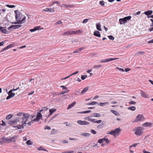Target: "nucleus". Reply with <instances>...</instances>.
Returning a JSON list of instances; mask_svg holds the SVG:
<instances>
[{
	"instance_id": "nucleus-1",
	"label": "nucleus",
	"mask_w": 153,
	"mask_h": 153,
	"mask_svg": "<svg viewBox=\"0 0 153 153\" xmlns=\"http://www.w3.org/2000/svg\"><path fill=\"white\" fill-rule=\"evenodd\" d=\"M27 117L26 115L25 116L24 118H16L13 120H9L8 123L11 126L14 125H17L16 126H13V127L17 128L19 129L23 128L27 124L30 125L33 123L32 120H31V121L28 120Z\"/></svg>"
},
{
	"instance_id": "nucleus-2",
	"label": "nucleus",
	"mask_w": 153,
	"mask_h": 153,
	"mask_svg": "<svg viewBox=\"0 0 153 153\" xmlns=\"http://www.w3.org/2000/svg\"><path fill=\"white\" fill-rule=\"evenodd\" d=\"M16 14V19L17 22L14 24H21L24 23L25 21L26 17L21 13L19 12L18 10L14 11Z\"/></svg>"
},
{
	"instance_id": "nucleus-3",
	"label": "nucleus",
	"mask_w": 153,
	"mask_h": 153,
	"mask_svg": "<svg viewBox=\"0 0 153 153\" xmlns=\"http://www.w3.org/2000/svg\"><path fill=\"white\" fill-rule=\"evenodd\" d=\"M121 131V129L120 128H117L114 130L111 131L108 134L112 135L114 137H116L119 135Z\"/></svg>"
},
{
	"instance_id": "nucleus-4",
	"label": "nucleus",
	"mask_w": 153,
	"mask_h": 153,
	"mask_svg": "<svg viewBox=\"0 0 153 153\" xmlns=\"http://www.w3.org/2000/svg\"><path fill=\"white\" fill-rule=\"evenodd\" d=\"M16 138V136L10 137H3L2 139H3V142L4 143H9L11 142H15V140Z\"/></svg>"
},
{
	"instance_id": "nucleus-5",
	"label": "nucleus",
	"mask_w": 153,
	"mask_h": 153,
	"mask_svg": "<svg viewBox=\"0 0 153 153\" xmlns=\"http://www.w3.org/2000/svg\"><path fill=\"white\" fill-rule=\"evenodd\" d=\"M131 18V16H128L125 17L123 18L120 19H119V22L120 24H124L127 22V21L129 20Z\"/></svg>"
},
{
	"instance_id": "nucleus-6",
	"label": "nucleus",
	"mask_w": 153,
	"mask_h": 153,
	"mask_svg": "<svg viewBox=\"0 0 153 153\" xmlns=\"http://www.w3.org/2000/svg\"><path fill=\"white\" fill-rule=\"evenodd\" d=\"M143 128L142 127H139L136 128L135 132V134L138 136H140L143 133Z\"/></svg>"
},
{
	"instance_id": "nucleus-7",
	"label": "nucleus",
	"mask_w": 153,
	"mask_h": 153,
	"mask_svg": "<svg viewBox=\"0 0 153 153\" xmlns=\"http://www.w3.org/2000/svg\"><path fill=\"white\" fill-rule=\"evenodd\" d=\"M145 119V118L142 114H138L133 121L134 122H137L138 121H143Z\"/></svg>"
},
{
	"instance_id": "nucleus-8",
	"label": "nucleus",
	"mask_w": 153,
	"mask_h": 153,
	"mask_svg": "<svg viewBox=\"0 0 153 153\" xmlns=\"http://www.w3.org/2000/svg\"><path fill=\"white\" fill-rule=\"evenodd\" d=\"M26 115L27 117H28V120L31 121L32 119H30V115L28 114H24V113L22 112L18 113L17 114V115L18 116H22V117L21 118H24L25 116H26Z\"/></svg>"
},
{
	"instance_id": "nucleus-9",
	"label": "nucleus",
	"mask_w": 153,
	"mask_h": 153,
	"mask_svg": "<svg viewBox=\"0 0 153 153\" xmlns=\"http://www.w3.org/2000/svg\"><path fill=\"white\" fill-rule=\"evenodd\" d=\"M42 117V115L41 114V112H39V113H38L37 115L36 118L35 119H34V120H33L32 119H31L32 120V122L33 121H38L39 120L41 119Z\"/></svg>"
},
{
	"instance_id": "nucleus-10",
	"label": "nucleus",
	"mask_w": 153,
	"mask_h": 153,
	"mask_svg": "<svg viewBox=\"0 0 153 153\" xmlns=\"http://www.w3.org/2000/svg\"><path fill=\"white\" fill-rule=\"evenodd\" d=\"M119 58H111L108 59H102L100 61V62H107L112 60L118 59Z\"/></svg>"
},
{
	"instance_id": "nucleus-11",
	"label": "nucleus",
	"mask_w": 153,
	"mask_h": 153,
	"mask_svg": "<svg viewBox=\"0 0 153 153\" xmlns=\"http://www.w3.org/2000/svg\"><path fill=\"white\" fill-rule=\"evenodd\" d=\"M21 26V25H12L9 27L7 29L8 30H10V29H12L13 30L18 28Z\"/></svg>"
},
{
	"instance_id": "nucleus-12",
	"label": "nucleus",
	"mask_w": 153,
	"mask_h": 153,
	"mask_svg": "<svg viewBox=\"0 0 153 153\" xmlns=\"http://www.w3.org/2000/svg\"><path fill=\"white\" fill-rule=\"evenodd\" d=\"M78 124L81 125H87L89 124V123L85 121L78 120L77 121Z\"/></svg>"
},
{
	"instance_id": "nucleus-13",
	"label": "nucleus",
	"mask_w": 153,
	"mask_h": 153,
	"mask_svg": "<svg viewBox=\"0 0 153 153\" xmlns=\"http://www.w3.org/2000/svg\"><path fill=\"white\" fill-rule=\"evenodd\" d=\"M61 7L64 8H72L75 7V6L73 5H68L66 4H62L60 6Z\"/></svg>"
},
{
	"instance_id": "nucleus-14",
	"label": "nucleus",
	"mask_w": 153,
	"mask_h": 153,
	"mask_svg": "<svg viewBox=\"0 0 153 153\" xmlns=\"http://www.w3.org/2000/svg\"><path fill=\"white\" fill-rule=\"evenodd\" d=\"M140 94L141 96L145 98H147L149 97V94L142 90L140 91Z\"/></svg>"
},
{
	"instance_id": "nucleus-15",
	"label": "nucleus",
	"mask_w": 153,
	"mask_h": 153,
	"mask_svg": "<svg viewBox=\"0 0 153 153\" xmlns=\"http://www.w3.org/2000/svg\"><path fill=\"white\" fill-rule=\"evenodd\" d=\"M0 31L2 33L5 34H7L8 33L7 30L6 29V27H0Z\"/></svg>"
},
{
	"instance_id": "nucleus-16",
	"label": "nucleus",
	"mask_w": 153,
	"mask_h": 153,
	"mask_svg": "<svg viewBox=\"0 0 153 153\" xmlns=\"http://www.w3.org/2000/svg\"><path fill=\"white\" fill-rule=\"evenodd\" d=\"M43 10L45 12L49 11L50 12L53 13L55 11V9L54 8H46L45 9Z\"/></svg>"
},
{
	"instance_id": "nucleus-17",
	"label": "nucleus",
	"mask_w": 153,
	"mask_h": 153,
	"mask_svg": "<svg viewBox=\"0 0 153 153\" xmlns=\"http://www.w3.org/2000/svg\"><path fill=\"white\" fill-rule=\"evenodd\" d=\"M73 30L68 31L67 32H65L63 33L62 35L64 36L66 35H71L73 34Z\"/></svg>"
},
{
	"instance_id": "nucleus-18",
	"label": "nucleus",
	"mask_w": 153,
	"mask_h": 153,
	"mask_svg": "<svg viewBox=\"0 0 153 153\" xmlns=\"http://www.w3.org/2000/svg\"><path fill=\"white\" fill-rule=\"evenodd\" d=\"M13 44H10L8 45L7 47L4 48L3 49H2L1 51V52H2L6 50L9 49L11 47H12L13 46Z\"/></svg>"
},
{
	"instance_id": "nucleus-19",
	"label": "nucleus",
	"mask_w": 153,
	"mask_h": 153,
	"mask_svg": "<svg viewBox=\"0 0 153 153\" xmlns=\"http://www.w3.org/2000/svg\"><path fill=\"white\" fill-rule=\"evenodd\" d=\"M153 124L151 123L146 122L143 123L142 124V126L145 127H148L151 126H152Z\"/></svg>"
},
{
	"instance_id": "nucleus-20",
	"label": "nucleus",
	"mask_w": 153,
	"mask_h": 153,
	"mask_svg": "<svg viewBox=\"0 0 153 153\" xmlns=\"http://www.w3.org/2000/svg\"><path fill=\"white\" fill-rule=\"evenodd\" d=\"M94 35L96 36L101 37L100 32L98 30H95L94 32Z\"/></svg>"
},
{
	"instance_id": "nucleus-21",
	"label": "nucleus",
	"mask_w": 153,
	"mask_h": 153,
	"mask_svg": "<svg viewBox=\"0 0 153 153\" xmlns=\"http://www.w3.org/2000/svg\"><path fill=\"white\" fill-rule=\"evenodd\" d=\"M41 27L40 26L35 27L33 29H31L30 30V31L31 32H33L37 30H39L40 29Z\"/></svg>"
},
{
	"instance_id": "nucleus-22",
	"label": "nucleus",
	"mask_w": 153,
	"mask_h": 153,
	"mask_svg": "<svg viewBox=\"0 0 153 153\" xmlns=\"http://www.w3.org/2000/svg\"><path fill=\"white\" fill-rule=\"evenodd\" d=\"M96 27L97 29L99 31H101L102 29L101 28V24L100 23H97L96 24Z\"/></svg>"
},
{
	"instance_id": "nucleus-23",
	"label": "nucleus",
	"mask_w": 153,
	"mask_h": 153,
	"mask_svg": "<svg viewBox=\"0 0 153 153\" xmlns=\"http://www.w3.org/2000/svg\"><path fill=\"white\" fill-rule=\"evenodd\" d=\"M84 47H82V48H79L78 49L76 50L75 51L73 52L74 53H79L84 49Z\"/></svg>"
},
{
	"instance_id": "nucleus-24",
	"label": "nucleus",
	"mask_w": 153,
	"mask_h": 153,
	"mask_svg": "<svg viewBox=\"0 0 153 153\" xmlns=\"http://www.w3.org/2000/svg\"><path fill=\"white\" fill-rule=\"evenodd\" d=\"M36 149L37 150L39 151H44L46 152H48V151L47 150L45 149L44 148V147L42 146H40L39 147H38L36 148Z\"/></svg>"
},
{
	"instance_id": "nucleus-25",
	"label": "nucleus",
	"mask_w": 153,
	"mask_h": 153,
	"mask_svg": "<svg viewBox=\"0 0 153 153\" xmlns=\"http://www.w3.org/2000/svg\"><path fill=\"white\" fill-rule=\"evenodd\" d=\"M152 11L151 10H149L147 11H145L144 12V14L148 16L151 15L152 13Z\"/></svg>"
},
{
	"instance_id": "nucleus-26",
	"label": "nucleus",
	"mask_w": 153,
	"mask_h": 153,
	"mask_svg": "<svg viewBox=\"0 0 153 153\" xmlns=\"http://www.w3.org/2000/svg\"><path fill=\"white\" fill-rule=\"evenodd\" d=\"M76 103V102H73L72 103L69 105L67 108V109H69L72 108V107H73L75 105Z\"/></svg>"
},
{
	"instance_id": "nucleus-27",
	"label": "nucleus",
	"mask_w": 153,
	"mask_h": 153,
	"mask_svg": "<svg viewBox=\"0 0 153 153\" xmlns=\"http://www.w3.org/2000/svg\"><path fill=\"white\" fill-rule=\"evenodd\" d=\"M88 89V87H86L83 90H82L81 92V94L83 95L85 94L86 92Z\"/></svg>"
},
{
	"instance_id": "nucleus-28",
	"label": "nucleus",
	"mask_w": 153,
	"mask_h": 153,
	"mask_svg": "<svg viewBox=\"0 0 153 153\" xmlns=\"http://www.w3.org/2000/svg\"><path fill=\"white\" fill-rule=\"evenodd\" d=\"M109 102H100L99 103H98V105L100 106H103L104 105H105L108 104H109Z\"/></svg>"
},
{
	"instance_id": "nucleus-29",
	"label": "nucleus",
	"mask_w": 153,
	"mask_h": 153,
	"mask_svg": "<svg viewBox=\"0 0 153 153\" xmlns=\"http://www.w3.org/2000/svg\"><path fill=\"white\" fill-rule=\"evenodd\" d=\"M73 32H74L73 33V34H81L82 33V31L79 30L76 31H73Z\"/></svg>"
},
{
	"instance_id": "nucleus-30",
	"label": "nucleus",
	"mask_w": 153,
	"mask_h": 153,
	"mask_svg": "<svg viewBox=\"0 0 153 153\" xmlns=\"http://www.w3.org/2000/svg\"><path fill=\"white\" fill-rule=\"evenodd\" d=\"M80 135L81 136H84L85 137H89L90 135V134L88 133H82Z\"/></svg>"
},
{
	"instance_id": "nucleus-31",
	"label": "nucleus",
	"mask_w": 153,
	"mask_h": 153,
	"mask_svg": "<svg viewBox=\"0 0 153 153\" xmlns=\"http://www.w3.org/2000/svg\"><path fill=\"white\" fill-rule=\"evenodd\" d=\"M110 111L116 116H118L119 115V114L118 112L115 110L111 109L110 110Z\"/></svg>"
},
{
	"instance_id": "nucleus-32",
	"label": "nucleus",
	"mask_w": 153,
	"mask_h": 153,
	"mask_svg": "<svg viewBox=\"0 0 153 153\" xmlns=\"http://www.w3.org/2000/svg\"><path fill=\"white\" fill-rule=\"evenodd\" d=\"M105 138H103L98 140L97 142L99 143H102L105 142Z\"/></svg>"
},
{
	"instance_id": "nucleus-33",
	"label": "nucleus",
	"mask_w": 153,
	"mask_h": 153,
	"mask_svg": "<svg viewBox=\"0 0 153 153\" xmlns=\"http://www.w3.org/2000/svg\"><path fill=\"white\" fill-rule=\"evenodd\" d=\"M85 119L86 120H87L89 121H91L93 123H94V119H91L89 117H86L85 118Z\"/></svg>"
},
{
	"instance_id": "nucleus-34",
	"label": "nucleus",
	"mask_w": 153,
	"mask_h": 153,
	"mask_svg": "<svg viewBox=\"0 0 153 153\" xmlns=\"http://www.w3.org/2000/svg\"><path fill=\"white\" fill-rule=\"evenodd\" d=\"M98 104V102H94V101H92L91 102L88 103L87 104H85L86 105H95L96 104Z\"/></svg>"
},
{
	"instance_id": "nucleus-35",
	"label": "nucleus",
	"mask_w": 153,
	"mask_h": 153,
	"mask_svg": "<svg viewBox=\"0 0 153 153\" xmlns=\"http://www.w3.org/2000/svg\"><path fill=\"white\" fill-rule=\"evenodd\" d=\"M127 109L132 111H134L136 110V108L135 106H132L128 107Z\"/></svg>"
},
{
	"instance_id": "nucleus-36",
	"label": "nucleus",
	"mask_w": 153,
	"mask_h": 153,
	"mask_svg": "<svg viewBox=\"0 0 153 153\" xmlns=\"http://www.w3.org/2000/svg\"><path fill=\"white\" fill-rule=\"evenodd\" d=\"M101 114L99 113H95L93 114V116L94 117H101Z\"/></svg>"
},
{
	"instance_id": "nucleus-37",
	"label": "nucleus",
	"mask_w": 153,
	"mask_h": 153,
	"mask_svg": "<svg viewBox=\"0 0 153 153\" xmlns=\"http://www.w3.org/2000/svg\"><path fill=\"white\" fill-rule=\"evenodd\" d=\"M56 111V109H50L49 110V112L50 114H52L54 112H55Z\"/></svg>"
},
{
	"instance_id": "nucleus-38",
	"label": "nucleus",
	"mask_w": 153,
	"mask_h": 153,
	"mask_svg": "<svg viewBox=\"0 0 153 153\" xmlns=\"http://www.w3.org/2000/svg\"><path fill=\"white\" fill-rule=\"evenodd\" d=\"M13 117V115L12 114H10L7 116L6 117V119L7 120H9L11 118Z\"/></svg>"
},
{
	"instance_id": "nucleus-39",
	"label": "nucleus",
	"mask_w": 153,
	"mask_h": 153,
	"mask_svg": "<svg viewBox=\"0 0 153 153\" xmlns=\"http://www.w3.org/2000/svg\"><path fill=\"white\" fill-rule=\"evenodd\" d=\"M26 143L27 145H31L33 144V142L31 141L30 140H28L27 141Z\"/></svg>"
},
{
	"instance_id": "nucleus-40",
	"label": "nucleus",
	"mask_w": 153,
	"mask_h": 153,
	"mask_svg": "<svg viewBox=\"0 0 153 153\" xmlns=\"http://www.w3.org/2000/svg\"><path fill=\"white\" fill-rule=\"evenodd\" d=\"M8 95H9L10 97H14L15 95V94L14 93H9V92H8Z\"/></svg>"
},
{
	"instance_id": "nucleus-41",
	"label": "nucleus",
	"mask_w": 153,
	"mask_h": 153,
	"mask_svg": "<svg viewBox=\"0 0 153 153\" xmlns=\"http://www.w3.org/2000/svg\"><path fill=\"white\" fill-rule=\"evenodd\" d=\"M128 104L130 105H135L136 102L134 101H131L128 102Z\"/></svg>"
},
{
	"instance_id": "nucleus-42",
	"label": "nucleus",
	"mask_w": 153,
	"mask_h": 153,
	"mask_svg": "<svg viewBox=\"0 0 153 153\" xmlns=\"http://www.w3.org/2000/svg\"><path fill=\"white\" fill-rule=\"evenodd\" d=\"M87 77V75H82L81 76V79L82 80H84L85 78Z\"/></svg>"
},
{
	"instance_id": "nucleus-43",
	"label": "nucleus",
	"mask_w": 153,
	"mask_h": 153,
	"mask_svg": "<svg viewBox=\"0 0 153 153\" xmlns=\"http://www.w3.org/2000/svg\"><path fill=\"white\" fill-rule=\"evenodd\" d=\"M99 4L102 6H105L104 2L103 1H100L99 2Z\"/></svg>"
},
{
	"instance_id": "nucleus-44",
	"label": "nucleus",
	"mask_w": 153,
	"mask_h": 153,
	"mask_svg": "<svg viewBox=\"0 0 153 153\" xmlns=\"http://www.w3.org/2000/svg\"><path fill=\"white\" fill-rule=\"evenodd\" d=\"M6 6L9 8H14L15 7V6L14 5H9L8 4H6Z\"/></svg>"
},
{
	"instance_id": "nucleus-45",
	"label": "nucleus",
	"mask_w": 153,
	"mask_h": 153,
	"mask_svg": "<svg viewBox=\"0 0 153 153\" xmlns=\"http://www.w3.org/2000/svg\"><path fill=\"white\" fill-rule=\"evenodd\" d=\"M48 108H47L46 107H44L42 108V109L39 111L40 112H41L42 111H45L47 110L48 109Z\"/></svg>"
},
{
	"instance_id": "nucleus-46",
	"label": "nucleus",
	"mask_w": 153,
	"mask_h": 153,
	"mask_svg": "<svg viewBox=\"0 0 153 153\" xmlns=\"http://www.w3.org/2000/svg\"><path fill=\"white\" fill-rule=\"evenodd\" d=\"M102 67V66L101 65H94V66L93 67V68H96L97 67Z\"/></svg>"
},
{
	"instance_id": "nucleus-47",
	"label": "nucleus",
	"mask_w": 153,
	"mask_h": 153,
	"mask_svg": "<svg viewBox=\"0 0 153 153\" xmlns=\"http://www.w3.org/2000/svg\"><path fill=\"white\" fill-rule=\"evenodd\" d=\"M138 144V143H134L133 144V145H131L129 146V149H131V148L133 147H135Z\"/></svg>"
},
{
	"instance_id": "nucleus-48",
	"label": "nucleus",
	"mask_w": 153,
	"mask_h": 153,
	"mask_svg": "<svg viewBox=\"0 0 153 153\" xmlns=\"http://www.w3.org/2000/svg\"><path fill=\"white\" fill-rule=\"evenodd\" d=\"M55 3L57 4H58L59 5V6L60 7V6L61 5L60 4V2H59L58 1H54L53 2V4H55Z\"/></svg>"
},
{
	"instance_id": "nucleus-49",
	"label": "nucleus",
	"mask_w": 153,
	"mask_h": 153,
	"mask_svg": "<svg viewBox=\"0 0 153 153\" xmlns=\"http://www.w3.org/2000/svg\"><path fill=\"white\" fill-rule=\"evenodd\" d=\"M91 112V110H88V111H85L80 112V113H82V114H84V113H90Z\"/></svg>"
},
{
	"instance_id": "nucleus-50",
	"label": "nucleus",
	"mask_w": 153,
	"mask_h": 153,
	"mask_svg": "<svg viewBox=\"0 0 153 153\" xmlns=\"http://www.w3.org/2000/svg\"><path fill=\"white\" fill-rule=\"evenodd\" d=\"M116 68L117 69H118L120 71H121L122 72H124V69L122 68H119L118 67H117V68Z\"/></svg>"
},
{
	"instance_id": "nucleus-51",
	"label": "nucleus",
	"mask_w": 153,
	"mask_h": 153,
	"mask_svg": "<svg viewBox=\"0 0 153 153\" xmlns=\"http://www.w3.org/2000/svg\"><path fill=\"white\" fill-rule=\"evenodd\" d=\"M101 122H102L101 120H98L94 121V123H97L98 124H99L100 123H101Z\"/></svg>"
},
{
	"instance_id": "nucleus-52",
	"label": "nucleus",
	"mask_w": 153,
	"mask_h": 153,
	"mask_svg": "<svg viewBox=\"0 0 153 153\" xmlns=\"http://www.w3.org/2000/svg\"><path fill=\"white\" fill-rule=\"evenodd\" d=\"M91 133L94 134H96L97 133V132L95 130L93 129H91Z\"/></svg>"
},
{
	"instance_id": "nucleus-53",
	"label": "nucleus",
	"mask_w": 153,
	"mask_h": 153,
	"mask_svg": "<svg viewBox=\"0 0 153 153\" xmlns=\"http://www.w3.org/2000/svg\"><path fill=\"white\" fill-rule=\"evenodd\" d=\"M108 38L109 39L111 40H114V38L112 36H108Z\"/></svg>"
},
{
	"instance_id": "nucleus-54",
	"label": "nucleus",
	"mask_w": 153,
	"mask_h": 153,
	"mask_svg": "<svg viewBox=\"0 0 153 153\" xmlns=\"http://www.w3.org/2000/svg\"><path fill=\"white\" fill-rule=\"evenodd\" d=\"M89 19H85L82 22L83 23H86V22H88V20Z\"/></svg>"
},
{
	"instance_id": "nucleus-55",
	"label": "nucleus",
	"mask_w": 153,
	"mask_h": 153,
	"mask_svg": "<svg viewBox=\"0 0 153 153\" xmlns=\"http://www.w3.org/2000/svg\"><path fill=\"white\" fill-rule=\"evenodd\" d=\"M74 152V151L71 150L68 151L66 152H62V153H73Z\"/></svg>"
},
{
	"instance_id": "nucleus-56",
	"label": "nucleus",
	"mask_w": 153,
	"mask_h": 153,
	"mask_svg": "<svg viewBox=\"0 0 153 153\" xmlns=\"http://www.w3.org/2000/svg\"><path fill=\"white\" fill-rule=\"evenodd\" d=\"M69 91V90H67L65 92L59 94L58 95H60L61 94H64L65 93H67Z\"/></svg>"
},
{
	"instance_id": "nucleus-57",
	"label": "nucleus",
	"mask_w": 153,
	"mask_h": 153,
	"mask_svg": "<svg viewBox=\"0 0 153 153\" xmlns=\"http://www.w3.org/2000/svg\"><path fill=\"white\" fill-rule=\"evenodd\" d=\"M141 12L140 11H138L136 13H134L133 14V15L134 16H136L138 15H139L140 13Z\"/></svg>"
},
{
	"instance_id": "nucleus-58",
	"label": "nucleus",
	"mask_w": 153,
	"mask_h": 153,
	"mask_svg": "<svg viewBox=\"0 0 153 153\" xmlns=\"http://www.w3.org/2000/svg\"><path fill=\"white\" fill-rule=\"evenodd\" d=\"M62 22L60 20L58 21L57 22H56V24L59 25L62 24Z\"/></svg>"
},
{
	"instance_id": "nucleus-59",
	"label": "nucleus",
	"mask_w": 153,
	"mask_h": 153,
	"mask_svg": "<svg viewBox=\"0 0 153 153\" xmlns=\"http://www.w3.org/2000/svg\"><path fill=\"white\" fill-rule=\"evenodd\" d=\"M79 73V71H76V72H74L72 74H71L70 75V76H71L73 75H75V74H77V73Z\"/></svg>"
},
{
	"instance_id": "nucleus-60",
	"label": "nucleus",
	"mask_w": 153,
	"mask_h": 153,
	"mask_svg": "<svg viewBox=\"0 0 153 153\" xmlns=\"http://www.w3.org/2000/svg\"><path fill=\"white\" fill-rule=\"evenodd\" d=\"M45 129H48V130H50V129H51V127H50L49 126H46L45 127Z\"/></svg>"
},
{
	"instance_id": "nucleus-61",
	"label": "nucleus",
	"mask_w": 153,
	"mask_h": 153,
	"mask_svg": "<svg viewBox=\"0 0 153 153\" xmlns=\"http://www.w3.org/2000/svg\"><path fill=\"white\" fill-rule=\"evenodd\" d=\"M102 125L101 124L98 125L97 126V128L98 129L101 128V126Z\"/></svg>"
},
{
	"instance_id": "nucleus-62",
	"label": "nucleus",
	"mask_w": 153,
	"mask_h": 153,
	"mask_svg": "<svg viewBox=\"0 0 153 153\" xmlns=\"http://www.w3.org/2000/svg\"><path fill=\"white\" fill-rule=\"evenodd\" d=\"M57 115V114H56V115H54L51 118L50 121L53 120L54 118Z\"/></svg>"
},
{
	"instance_id": "nucleus-63",
	"label": "nucleus",
	"mask_w": 153,
	"mask_h": 153,
	"mask_svg": "<svg viewBox=\"0 0 153 153\" xmlns=\"http://www.w3.org/2000/svg\"><path fill=\"white\" fill-rule=\"evenodd\" d=\"M130 70H131V69H129L128 68H126L125 69V71L126 72H128V71H130Z\"/></svg>"
},
{
	"instance_id": "nucleus-64",
	"label": "nucleus",
	"mask_w": 153,
	"mask_h": 153,
	"mask_svg": "<svg viewBox=\"0 0 153 153\" xmlns=\"http://www.w3.org/2000/svg\"><path fill=\"white\" fill-rule=\"evenodd\" d=\"M143 152L144 153H151L150 152H148V151H146V150H144L143 151Z\"/></svg>"
}]
</instances>
